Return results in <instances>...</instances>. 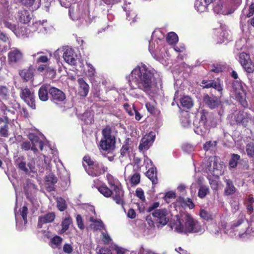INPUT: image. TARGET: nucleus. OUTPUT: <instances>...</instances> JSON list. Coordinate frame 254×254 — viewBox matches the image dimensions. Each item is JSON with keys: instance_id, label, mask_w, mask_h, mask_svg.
I'll use <instances>...</instances> for the list:
<instances>
[{"instance_id": "obj_64", "label": "nucleus", "mask_w": 254, "mask_h": 254, "mask_svg": "<svg viewBox=\"0 0 254 254\" xmlns=\"http://www.w3.org/2000/svg\"><path fill=\"white\" fill-rule=\"evenodd\" d=\"M97 254H112L110 250L101 248L97 253Z\"/></svg>"}, {"instance_id": "obj_40", "label": "nucleus", "mask_w": 254, "mask_h": 254, "mask_svg": "<svg viewBox=\"0 0 254 254\" xmlns=\"http://www.w3.org/2000/svg\"><path fill=\"white\" fill-rule=\"evenodd\" d=\"M208 5H206V4H203L202 2L199 0H196L195 2V8L197 11L202 12L206 11L208 10Z\"/></svg>"}, {"instance_id": "obj_39", "label": "nucleus", "mask_w": 254, "mask_h": 254, "mask_svg": "<svg viewBox=\"0 0 254 254\" xmlns=\"http://www.w3.org/2000/svg\"><path fill=\"white\" fill-rule=\"evenodd\" d=\"M71 223V218L70 217L65 218L62 222V229L60 233L62 234L68 229L69 225Z\"/></svg>"}, {"instance_id": "obj_9", "label": "nucleus", "mask_w": 254, "mask_h": 254, "mask_svg": "<svg viewBox=\"0 0 254 254\" xmlns=\"http://www.w3.org/2000/svg\"><path fill=\"white\" fill-rule=\"evenodd\" d=\"M155 138V133L150 131L148 134L144 135L141 139L138 146L140 151L147 150L151 146Z\"/></svg>"}, {"instance_id": "obj_37", "label": "nucleus", "mask_w": 254, "mask_h": 254, "mask_svg": "<svg viewBox=\"0 0 254 254\" xmlns=\"http://www.w3.org/2000/svg\"><path fill=\"white\" fill-rule=\"evenodd\" d=\"M9 120L8 122H4V124L0 127V135L4 137H7L9 135L8 125Z\"/></svg>"}, {"instance_id": "obj_14", "label": "nucleus", "mask_w": 254, "mask_h": 254, "mask_svg": "<svg viewBox=\"0 0 254 254\" xmlns=\"http://www.w3.org/2000/svg\"><path fill=\"white\" fill-rule=\"evenodd\" d=\"M167 214L166 209H157L152 213L153 216L157 218V222L163 226L165 225L169 221L167 217Z\"/></svg>"}, {"instance_id": "obj_60", "label": "nucleus", "mask_w": 254, "mask_h": 254, "mask_svg": "<svg viewBox=\"0 0 254 254\" xmlns=\"http://www.w3.org/2000/svg\"><path fill=\"white\" fill-rule=\"evenodd\" d=\"M136 195L142 201H144L145 200L144 191L141 189H137L135 191Z\"/></svg>"}, {"instance_id": "obj_20", "label": "nucleus", "mask_w": 254, "mask_h": 254, "mask_svg": "<svg viewBox=\"0 0 254 254\" xmlns=\"http://www.w3.org/2000/svg\"><path fill=\"white\" fill-rule=\"evenodd\" d=\"M55 213L54 212H49L43 216L38 217V227L41 228L43 224L51 223L55 219Z\"/></svg>"}, {"instance_id": "obj_8", "label": "nucleus", "mask_w": 254, "mask_h": 254, "mask_svg": "<svg viewBox=\"0 0 254 254\" xmlns=\"http://www.w3.org/2000/svg\"><path fill=\"white\" fill-rule=\"evenodd\" d=\"M50 99L53 103L59 104L65 100L66 96L62 90L51 86L50 90Z\"/></svg>"}, {"instance_id": "obj_51", "label": "nucleus", "mask_w": 254, "mask_h": 254, "mask_svg": "<svg viewBox=\"0 0 254 254\" xmlns=\"http://www.w3.org/2000/svg\"><path fill=\"white\" fill-rule=\"evenodd\" d=\"M0 95L3 99H6L8 95V89L5 86H0Z\"/></svg>"}, {"instance_id": "obj_42", "label": "nucleus", "mask_w": 254, "mask_h": 254, "mask_svg": "<svg viewBox=\"0 0 254 254\" xmlns=\"http://www.w3.org/2000/svg\"><path fill=\"white\" fill-rule=\"evenodd\" d=\"M209 193L208 187L205 186H201L198 192V196L201 198H203Z\"/></svg>"}, {"instance_id": "obj_12", "label": "nucleus", "mask_w": 254, "mask_h": 254, "mask_svg": "<svg viewBox=\"0 0 254 254\" xmlns=\"http://www.w3.org/2000/svg\"><path fill=\"white\" fill-rule=\"evenodd\" d=\"M7 57L9 64H15L19 63L22 61L23 55L20 50L14 48L11 49L8 53Z\"/></svg>"}, {"instance_id": "obj_45", "label": "nucleus", "mask_w": 254, "mask_h": 254, "mask_svg": "<svg viewBox=\"0 0 254 254\" xmlns=\"http://www.w3.org/2000/svg\"><path fill=\"white\" fill-rule=\"evenodd\" d=\"M180 201L181 202L182 205H186L190 209H193L195 206V205L192 200L190 198H187V199L182 198L181 199Z\"/></svg>"}, {"instance_id": "obj_38", "label": "nucleus", "mask_w": 254, "mask_h": 254, "mask_svg": "<svg viewBox=\"0 0 254 254\" xmlns=\"http://www.w3.org/2000/svg\"><path fill=\"white\" fill-rule=\"evenodd\" d=\"M199 215L201 218L207 221L213 220V215L211 213L207 211L205 209H200L199 212Z\"/></svg>"}, {"instance_id": "obj_32", "label": "nucleus", "mask_w": 254, "mask_h": 254, "mask_svg": "<svg viewBox=\"0 0 254 254\" xmlns=\"http://www.w3.org/2000/svg\"><path fill=\"white\" fill-rule=\"evenodd\" d=\"M238 57L239 63L242 66L251 59L250 54L244 52L240 53Z\"/></svg>"}, {"instance_id": "obj_36", "label": "nucleus", "mask_w": 254, "mask_h": 254, "mask_svg": "<svg viewBox=\"0 0 254 254\" xmlns=\"http://www.w3.org/2000/svg\"><path fill=\"white\" fill-rule=\"evenodd\" d=\"M242 67L247 73H253L254 72V63L253 62L252 59L243 65Z\"/></svg>"}, {"instance_id": "obj_33", "label": "nucleus", "mask_w": 254, "mask_h": 254, "mask_svg": "<svg viewBox=\"0 0 254 254\" xmlns=\"http://www.w3.org/2000/svg\"><path fill=\"white\" fill-rule=\"evenodd\" d=\"M240 158V156L237 154H232L229 162V168H235L238 165V162Z\"/></svg>"}, {"instance_id": "obj_59", "label": "nucleus", "mask_w": 254, "mask_h": 254, "mask_svg": "<svg viewBox=\"0 0 254 254\" xmlns=\"http://www.w3.org/2000/svg\"><path fill=\"white\" fill-rule=\"evenodd\" d=\"M76 220L78 227L80 230H83L84 229V225L83 224V222L81 216L79 214H78L76 216Z\"/></svg>"}, {"instance_id": "obj_30", "label": "nucleus", "mask_w": 254, "mask_h": 254, "mask_svg": "<svg viewBox=\"0 0 254 254\" xmlns=\"http://www.w3.org/2000/svg\"><path fill=\"white\" fill-rule=\"evenodd\" d=\"M63 241V238L56 235L50 240V246L54 249L60 248Z\"/></svg>"}, {"instance_id": "obj_10", "label": "nucleus", "mask_w": 254, "mask_h": 254, "mask_svg": "<svg viewBox=\"0 0 254 254\" xmlns=\"http://www.w3.org/2000/svg\"><path fill=\"white\" fill-rule=\"evenodd\" d=\"M27 136L32 145V150L34 153L38 151L37 147H39L41 150H43L44 142L38 135L33 133H29Z\"/></svg>"}, {"instance_id": "obj_4", "label": "nucleus", "mask_w": 254, "mask_h": 254, "mask_svg": "<svg viewBox=\"0 0 254 254\" xmlns=\"http://www.w3.org/2000/svg\"><path fill=\"white\" fill-rule=\"evenodd\" d=\"M232 91L234 93L236 99L244 108L248 107V103L246 100V91L244 89L243 82L241 80H235L232 83Z\"/></svg>"}, {"instance_id": "obj_49", "label": "nucleus", "mask_w": 254, "mask_h": 254, "mask_svg": "<svg viewBox=\"0 0 254 254\" xmlns=\"http://www.w3.org/2000/svg\"><path fill=\"white\" fill-rule=\"evenodd\" d=\"M21 149L22 150L27 151L29 150H32V145L30 141H25L22 142L20 144Z\"/></svg>"}, {"instance_id": "obj_43", "label": "nucleus", "mask_w": 254, "mask_h": 254, "mask_svg": "<svg viewBox=\"0 0 254 254\" xmlns=\"http://www.w3.org/2000/svg\"><path fill=\"white\" fill-rule=\"evenodd\" d=\"M45 180L47 184L54 185L57 183L58 179L53 173H50L46 176Z\"/></svg>"}, {"instance_id": "obj_52", "label": "nucleus", "mask_w": 254, "mask_h": 254, "mask_svg": "<svg viewBox=\"0 0 254 254\" xmlns=\"http://www.w3.org/2000/svg\"><path fill=\"white\" fill-rule=\"evenodd\" d=\"M224 66L220 64H213L212 68L211 69L212 72L220 73L223 71Z\"/></svg>"}, {"instance_id": "obj_55", "label": "nucleus", "mask_w": 254, "mask_h": 254, "mask_svg": "<svg viewBox=\"0 0 254 254\" xmlns=\"http://www.w3.org/2000/svg\"><path fill=\"white\" fill-rule=\"evenodd\" d=\"M123 106L124 109L129 116H133V109H135L133 106L131 107L130 105L127 103H125Z\"/></svg>"}, {"instance_id": "obj_26", "label": "nucleus", "mask_w": 254, "mask_h": 254, "mask_svg": "<svg viewBox=\"0 0 254 254\" xmlns=\"http://www.w3.org/2000/svg\"><path fill=\"white\" fill-rule=\"evenodd\" d=\"M19 20L23 24L30 22L31 17L29 12L27 10H21L18 12Z\"/></svg>"}, {"instance_id": "obj_28", "label": "nucleus", "mask_w": 254, "mask_h": 254, "mask_svg": "<svg viewBox=\"0 0 254 254\" xmlns=\"http://www.w3.org/2000/svg\"><path fill=\"white\" fill-rule=\"evenodd\" d=\"M180 103L183 108L187 109H190L193 106V102L191 98L189 96H184L181 98Z\"/></svg>"}, {"instance_id": "obj_22", "label": "nucleus", "mask_w": 254, "mask_h": 254, "mask_svg": "<svg viewBox=\"0 0 254 254\" xmlns=\"http://www.w3.org/2000/svg\"><path fill=\"white\" fill-rule=\"evenodd\" d=\"M146 176L152 182L153 185L158 184L157 171L155 167H151L145 173Z\"/></svg>"}, {"instance_id": "obj_48", "label": "nucleus", "mask_w": 254, "mask_h": 254, "mask_svg": "<svg viewBox=\"0 0 254 254\" xmlns=\"http://www.w3.org/2000/svg\"><path fill=\"white\" fill-rule=\"evenodd\" d=\"M20 215L22 216L24 223L26 224L27 223V213H28V208L26 206H23L22 208L20 209Z\"/></svg>"}, {"instance_id": "obj_23", "label": "nucleus", "mask_w": 254, "mask_h": 254, "mask_svg": "<svg viewBox=\"0 0 254 254\" xmlns=\"http://www.w3.org/2000/svg\"><path fill=\"white\" fill-rule=\"evenodd\" d=\"M74 54L71 49H67L64 53L63 58L64 61L69 64H76V59L74 58Z\"/></svg>"}, {"instance_id": "obj_11", "label": "nucleus", "mask_w": 254, "mask_h": 254, "mask_svg": "<svg viewBox=\"0 0 254 254\" xmlns=\"http://www.w3.org/2000/svg\"><path fill=\"white\" fill-rule=\"evenodd\" d=\"M203 101L205 105L211 109L217 108L220 104V99L213 94H205L203 98Z\"/></svg>"}, {"instance_id": "obj_5", "label": "nucleus", "mask_w": 254, "mask_h": 254, "mask_svg": "<svg viewBox=\"0 0 254 254\" xmlns=\"http://www.w3.org/2000/svg\"><path fill=\"white\" fill-rule=\"evenodd\" d=\"M19 96L21 99L32 109H35V96L33 90L27 86L20 88Z\"/></svg>"}, {"instance_id": "obj_13", "label": "nucleus", "mask_w": 254, "mask_h": 254, "mask_svg": "<svg viewBox=\"0 0 254 254\" xmlns=\"http://www.w3.org/2000/svg\"><path fill=\"white\" fill-rule=\"evenodd\" d=\"M99 179H96L94 181L93 187L96 188L105 197H110L112 196L113 192L112 190L108 188L107 185L102 183Z\"/></svg>"}, {"instance_id": "obj_57", "label": "nucleus", "mask_w": 254, "mask_h": 254, "mask_svg": "<svg viewBox=\"0 0 254 254\" xmlns=\"http://www.w3.org/2000/svg\"><path fill=\"white\" fill-rule=\"evenodd\" d=\"M245 218L243 216H242L241 218H238V219L233 223L231 225V228L234 229L236 227L239 226L241 224H242L244 222Z\"/></svg>"}, {"instance_id": "obj_56", "label": "nucleus", "mask_w": 254, "mask_h": 254, "mask_svg": "<svg viewBox=\"0 0 254 254\" xmlns=\"http://www.w3.org/2000/svg\"><path fill=\"white\" fill-rule=\"evenodd\" d=\"M145 106L148 112L151 114H155L156 108L153 104L147 102L146 103Z\"/></svg>"}, {"instance_id": "obj_1", "label": "nucleus", "mask_w": 254, "mask_h": 254, "mask_svg": "<svg viewBox=\"0 0 254 254\" xmlns=\"http://www.w3.org/2000/svg\"><path fill=\"white\" fill-rule=\"evenodd\" d=\"M153 71L144 64L137 65L129 75L128 83L132 89H139L147 94L151 90L154 84Z\"/></svg>"}, {"instance_id": "obj_50", "label": "nucleus", "mask_w": 254, "mask_h": 254, "mask_svg": "<svg viewBox=\"0 0 254 254\" xmlns=\"http://www.w3.org/2000/svg\"><path fill=\"white\" fill-rule=\"evenodd\" d=\"M88 67L87 75L89 77H92L95 75L96 71L94 66L90 63H86Z\"/></svg>"}, {"instance_id": "obj_29", "label": "nucleus", "mask_w": 254, "mask_h": 254, "mask_svg": "<svg viewBox=\"0 0 254 254\" xmlns=\"http://www.w3.org/2000/svg\"><path fill=\"white\" fill-rule=\"evenodd\" d=\"M127 19L130 22V25L138 22L140 19L136 13L133 10H130L127 12Z\"/></svg>"}, {"instance_id": "obj_2", "label": "nucleus", "mask_w": 254, "mask_h": 254, "mask_svg": "<svg viewBox=\"0 0 254 254\" xmlns=\"http://www.w3.org/2000/svg\"><path fill=\"white\" fill-rule=\"evenodd\" d=\"M183 225L180 218H177L174 227L175 230L178 233L184 232L188 233H202L204 231V227L197 220H195L190 214L187 213L185 214L183 218Z\"/></svg>"}, {"instance_id": "obj_47", "label": "nucleus", "mask_w": 254, "mask_h": 254, "mask_svg": "<svg viewBox=\"0 0 254 254\" xmlns=\"http://www.w3.org/2000/svg\"><path fill=\"white\" fill-rule=\"evenodd\" d=\"M107 179L108 181V183L110 187L113 189L115 186H118L116 185V179L114 178V177L110 174H107L106 175Z\"/></svg>"}, {"instance_id": "obj_63", "label": "nucleus", "mask_w": 254, "mask_h": 254, "mask_svg": "<svg viewBox=\"0 0 254 254\" xmlns=\"http://www.w3.org/2000/svg\"><path fill=\"white\" fill-rule=\"evenodd\" d=\"M96 230H102L104 228V225L102 222V221L100 219L98 220V221L96 223L95 225H94V227Z\"/></svg>"}, {"instance_id": "obj_18", "label": "nucleus", "mask_w": 254, "mask_h": 254, "mask_svg": "<svg viewBox=\"0 0 254 254\" xmlns=\"http://www.w3.org/2000/svg\"><path fill=\"white\" fill-rule=\"evenodd\" d=\"M132 142L131 138H126L124 141L122 147L120 149L121 156L122 157L129 155L132 150L131 145Z\"/></svg>"}, {"instance_id": "obj_3", "label": "nucleus", "mask_w": 254, "mask_h": 254, "mask_svg": "<svg viewBox=\"0 0 254 254\" xmlns=\"http://www.w3.org/2000/svg\"><path fill=\"white\" fill-rule=\"evenodd\" d=\"M82 165L86 173L93 177H99L108 171V168L102 162L92 159L89 155L82 158Z\"/></svg>"}, {"instance_id": "obj_34", "label": "nucleus", "mask_w": 254, "mask_h": 254, "mask_svg": "<svg viewBox=\"0 0 254 254\" xmlns=\"http://www.w3.org/2000/svg\"><path fill=\"white\" fill-rule=\"evenodd\" d=\"M166 41L170 45L175 44L178 41V37L175 32H171L168 33Z\"/></svg>"}, {"instance_id": "obj_27", "label": "nucleus", "mask_w": 254, "mask_h": 254, "mask_svg": "<svg viewBox=\"0 0 254 254\" xmlns=\"http://www.w3.org/2000/svg\"><path fill=\"white\" fill-rule=\"evenodd\" d=\"M24 158L23 156H21V157H18L15 161V163L17 167L20 170L24 172L25 174H28L29 173V170L26 167V164L25 161H23Z\"/></svg>"}, {"instance_id": "obj_62", "label": "nucleus", "mask_w": 254, "mask_h": 254, "mask_svg": "<svg viewBox=\"0 0 254 254\" xmlns=\"http://www.w3.org/2000/svg\"><path fill=\"white\" fill-rule=\"evenodd\" d=\"M110 237L105 233H102V241L105 245H107L111 241Z\"/></svg>"}, {"instance_id": "obj_24", "label": "nucleus", "mask_w": 254, "mask_h": 254, "mask_svg": "<svg viewBox=\"0 0 254 254\" xmlns=\"http://www.w3.org/2000/svg\"><path fill=\"white\" fill-rule=\"evenodd\" d=\"M226 187L224 190V194L225 195L229 196L234 194L236 190V189L234 186L232 181L230 179H226L225 180Z\"/></svg>"}, {"instance_id": "obj_61", "label": "nucleus", "mask_w": 254, "mask_h": 254, "mask_svg": "<svg viewBox=\"0 0 254 254\" xmlns=\"http://www.w3.org/2000/svg\"><path fill=\"white\" fill-rule=\"evenodd\" d=\"M63 251L65 253L70 254L73 251V248L70 244H65L63 247Z\"/></svg>"}, {"instance_id": "obj_35", "label": "nucleus", "mask_w": 254, "mask_h": 254, "mask_svg": "<svg viewBox=\"0 0 254 254\" xmlns=\"http://www.w3.org/2000/svg\"><path fill=\"white\" fill-rule=\"evenodd\" d=\"M217 2L213 3V11L216 14H224L223 10L222 2L221 0H217Z\"/></svg>"}, {"instance_id": "obj_25", "label": "nucleus", "mask_w": 254, "mask_h": 254, "mask_svg": "<svg viewBox=\"0 0 254 254\" xmlns=\"http://www.w3.org/2000/svg\"><path fill=\"white\" fill-rule=\"evenodd\" d=\"M102 138L101 139H116L114 135L112 134V127L107 125L102 130Z\"/></svg>"}, {"instance_id": "obj_15", "label": "nucleus", "mask_w": 254, "mask_h": 254, "mask_svg": "<svg viewBox=\"0 0 254 254\" xmlns=\"http://www.w3.org/2000/svg\"><path fill=\"white\" fill-rule=\"evenodd\" d=\"M113 193L112 194V198L116 203L119 205H123L125 204L124 200V191L119 187L115 186L112 189Z\"/></svg>"}, {"instance_id": "obj_54", "label": "nucleus", "mask_w": 254, "mask_h": 254, "mask_svg": "<svg viewBox=\"0 0 254 254\" xmlns=\"http://www.w3.org/2000/svg\"><path fill=\"white\" fill-rule=\"evenodd\" d=\"M175 197H176L175 193L172 191H170L167 192L165 193V196L164 197V199L167 203H169L170 199L175 198Z\"/></svg>"}, {"instance_id": "obj_31", "label": "nucleus", "mask_w": 254, "mask_h": 254, "mask_svg": "<svg viewBox=\"0 0 254 254\" xmlns=\"http://www.w3.org/2000/svg\"><path fill=\"white\" fill-rule=\"evenodd\" d=\"M223 83L219 78L216 79H213L212 88L217 90L221 95L223 93Z\"/></svg>"}, {"instance_id": "obj_41", "label": "nucleus", "mask_w": 254, "mask_h": 254, "mask_svg": "<svg viewBox=\"0 0 254 254\" xmlns=\"http://www.w3.org/2000/svg\"><path fill=\"white\" fill-rule=\"evenodd\" d=\"M57 205L58 209L61 212L64 211L67 208L66 202L62 197H60L58 199Z\"/></svg>"}, {"instance_id": "obj_17", "label": "nucleus", "mask_w": 254, "mask_h": 254, "mask_svg": "<svg viewBox=\"0 0 254 254\" xmlns=\"http://www.w3.org/2000/svg\"><path fill=\"white\" fill-rule=\"evenodd\" d=\"M34 71V68L30 65L27 68H24L19 70V74L24 81L28 82L33 79Z\"/></svg>"}, {"instance_id": "obj_6", "label": "nucleus", "mask_w": 254, "mask_h": 254, "mask_svg": "<svg viewBox=\"0 0 254 254\" xmlns=\"http://www.w3.org/2000/svg\"><path fill=\"white\" fill-rule=\"evenodd\" d=\"M234 121L237 125L246 127L249 123L254 120V117L248 111L240 110L234 114Z\"/></svg>"}, {"instance_id": "obj_58", "label": "nucleus", "mask_w": 254, "mask_h": 254, "mask_svg": "<svg viewBox=\"0 0 254 254\" xmlns=\"http://www.w3.org/2000/svg\"><path fill=\"white\" fill-rule=\"evenodd\" d=\"M217 145V142L216 141H207L203 145V149L207 151L209 150L211 147L213 146H215Z\"/></svg>"}, {"instance_id": "obj_21", "label": "nucleus", "mask_w": 254, "mask_h": 254, "mask_svg": "<svg viewBox=\"0 0 254 254\" xmlns=\"http://www.w3.org/2000/svg\"><path fill=\"white\" fill-rule=\"evenodd\" d=\"M77 82L79 84V93L80 95L82 97H86L89 92V85L81 77L77 79Z\"/></svg>"}, {"instance_id": "obj_16", "label": "nucleus", "mask_w": 254, "mask_h": 254, "mask_svg": "<svg viewBox=\"0 0 254 254\" xmlns=\"http://www.w3.org/2000/svg\"><path fill=\"white\" fill-rule=\"evenodd\" d=\"M51 87L49 84H44L39 89L38 97L41 101L46 102L49 100Z\"/></svg>"}, {"instance_id": "obj_46", "label": "nucleus", "mask_w": 254, "mask_h": 254, "mask_svg": "<svg viewBox=\"0 0 254 254\" xmlns=\"http://www.w3.org/2000/svg\"><path fill=\"white\" fill-rule=\"evenodd\" d=\"M140 181V175L138 173H135L132 175L130 179L131 186H135L138 184Z\"/></svg>"}, {"instance_id": "obj_19", "label": "nucleus", "mask_w": 254, "mask_h": 254, "mask_svg": "<svg viewBox=\"0 0 254 254\" xmlns=\"http://www.w3.org/2000/svg\"><path fill=\"white\" fill-rule=\"evenodd\" d=\"M116 139H101L100 142L101 148L108 152L114 150L115 147Z\"/></svg>"}, {"instance_id": "obj_7", "label": "nucleus", "mask_w": 254, "mask_h": 254, "mask_svg": "<svg viewBox=\"0 0 254 254\" xmlns=\"http://www.w3.org/2000/svg\"><path fill=\"white\" fill-rule=\"evenodd\" d=\"M200 115L199 123L200 125L196 127L194 131L198 134L203 135L208 130L207 122L209 113L205 110H202L200 112Z\"/></svg>"}, {"instance_id": "obj_44", "label": "nucleus", "mask_w": 254, "mask_h": 254, "mask_svg": "<svg viewBox=\"0 0 254 254\" xmlns=\"http://www.w3.org/2000/svg\"><path fill=\"white\" fill-rule=\"evenodd\" d=\"M246 150L249 157L254 158V142H251L248 143Z\"/></svg>"}, {"instance_id": "obj_53", "label": "nucleus", "mask_w": 254, "mask_h": 254, "mask_svg": "<svg viewBox=\"0 0 254 254\" xmlns=\"http://www.w3.org/2000/svg\"><path fill=\"white\" fill-rule=\"evenodd\" d=\"M213 80H202L201 83V86L202 88H212Z\"/></svg>"}]
</instances>
